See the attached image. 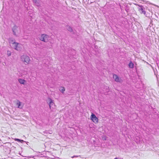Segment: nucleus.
Segmentation results:
<instances>
[{
  "instance_id": "1",
  "label": "nucleus",
  "mask_w": 159,
  "mask_h": 159,
  "mask_svg": "<svg viewBox=\"0 0 159 159\" xmlns=\"http://www.w3.org/2000/svg\"><path fill=\"white\" fill-rule=\"evenodd\" d=\"M12 46L17 51L21 50L23 48L22 45L16 42L13 43Z\"/></svg>"
},
{
  "instance_id": "2",
  "label": "nucleus",
  "mask_w": 159,
  "mask_h": 159,
  "mask_svg": "<svg viewBox=\"0 0 159 159\" xmlns=\"http://www.w3.org/2000/svg\"><path fill=\"white\" fill-rule=\"evenodd\" d=\"M21 59L22 61L26 64H28L30 60L29 57L25 55L21 56Z\"/></svg>"
},
{
  "instance_id": "3",
  "label": "nucleus",
  "mask_w": 159,
  "mask_h": 159,
  "mask_svg": "<svg viewBox=\"0 0 159 159\" xmlns=\"http://www.w3.org/2000/svg\"><path fill=\"white\" fill-rule=\"evenodd\" d=\"M49 38V37L48 35L45 34H43L41 35L40 39L42 41L47 42L48 41Z\"/></svg>"
},
{
  "instance_id": "4",
  "label": "nucleus",
  "mask_w": 159,
  "mask_h": 159,
  "mask_svg": "<svg viewBox=\"0 0 159 159\" xmlns=\"http://www.w3.org/2000/svg\"><path fill=\"white\" fill-rule=\"evenodd\" d=\"M90 118L91 120L93 122L95 123H97L98 122V119L96 117L95 115L93 114H92Z\"/></svg>"
},
{
  "instance_id": "5",
  "label": "nucleus",
  "mask_w": 159,
  "mask_h": 159,
  "mask_svg": "<svg viewBox=\"0 0 159 159\" xmlns=\"http://www.w3.org/2000/svg\"><path fill=\"white\" fill-rule=\"evenodd\" d=\"M48 102H49V106L50 109L55 108V105L54 104L53 100L51 99H49Z\"/></svg>"
},
{
  "instance_id": "6",
  "label": "nucleus",
  "mask_w": 159,
  "mask_h": 159,
  "mask_svg": "<svg viewBox=\"0 0 159 159\" xmlns=\"http://www.w3.org/2000/svg\"><path fill=\"white\" fill-rule=\"evenodd\" d=\"M16 105L18 108L21 109L24 106V103L19 101H17L16 103Z\"/></svg>"
},
{
  "instance_id": "7",
  "label": "nucleus",
  "mask_w": 159,
  "mask_h": 159,
  "mask_svg": "<svg viewBox=\"0 0 159 159\" xmlns=\"http://www.w3.org/2000/svg\"><path fill=\"white\" fill-rule=\"evenodd\" d=\"M113 77L114 79L116 82H120L121 81V80L116 75H114Z\"/></svg>"
},
{
  "instance_id": "8",
  "label": "nucleus",
  "mask_w": 159,
  "mask_h": 159,
  "mask_svg": "<svg viewBox=\"0 0 159 159\" xmlns=\"http://www.w3.org/2000/svg\"><path fill=\"white\" fill-rule=\"evenodd\" d=\"M19 82L20 84H25L26 83L24 80L21 79H19Z\"/></svg>"
},
{
  "instance_id": "9",
  "label": "nucleus",
  "mask_w": 159,
  "mask_h": 159,
  "mask_svg": "<svg viewBox=\"0 0 159 159\" xmlns=\"http://www.w3.org/2000/svg\"><path fill=\"white\" fill-rule=\"evenodd\" d=\"M33 2L37 6H39V0H32Z\"/></svg>"
},
{
  "instance_id": "10",
  "label": "nucleus",
  "mask_w": 159,
  "mask_h": 159,
  "mask_svg": "<svg viewBox=\"0 0 159 159\" xmlns=\"http://www.w3.org/2000/svg\"><path fill=\"white\" fill-rule=\"evenodd\" d=\"M129 66L130 68H133L134 67L133 63L132 62H130L129 65Z\"/></svg>"
},
{
  "instance_id": "11",
  "label": "nucleus",
  "mask_w": 159,
  "mask_h": 159,
  "mask_svg": "<svg viewBox=\"0 0 159 159\" xmlns=\"http://www.w3.org/2000/svg\"><path fill=\"white\" fill-rule=\"evenodd\" d=\"M9 42L10 43H11L13 44V43L15 42L14 39L12 38L10 39H9Z\"/></svg>"
},
{
  "instance_id": "12",
  "label": "nucleus",
  "mask_w": 159,
  "mask_h": 159,
  "mask_svg": "<svg viewBox=\"0 0 159 159\" xmlns=\"http://www.w3.org/2000/svg\"><path fill=\"white\" fill-rule=\"evenodd\" d=\"M60 90L61 92L63 93L65 90V88L63 87H61L60 88Z\"/></svg>"
},
{
  "instance_id": "13",
  "label": "nucleus",
  "mask_w": 159,
  "mask_h": 159,
  "mask_svg": "<svg viewBox=\"0 0 159 159\" xmlns=\"http://www.w3.org/2000/svg\"><path fill=\"white\" fill-rule=\"evenodd\" d=\"M139 11L141 13L145 14V12L143 10V9L142 8H141L140 9Z\"/></svg>"
},
{
  "instance_id": "14",
  "label": "nucleus",
  "mask_w": 159,
  "mask_h": 159,
  "mask_svg": "<svg viewBox=\"0 0 159 159\" xmlns=\"http://www.w3.org/2000/svg\"><path fill=\"white\" fill-rule=\"evenodd\" d=\"M67 30L70 31H72V29L70 27H68L67 28Z\"/></svg>"
},
{
  "instance_id": "15",
  "label": "nucleus",
  "mask_w": 159,
  "mask_h": 159,
  "mask_svg": "<svg viewBox=\"0 0 159 159\" xmlns=\"http://www.w3.org/2000/svg\"><path fill=\"white\" fill-rule=\"evenodd\" d=\"M11 52L10 51H7V55H8V56H10L11 55Z\"/></svg>"
},
{
  "instance_id": "16",
  "label": "nucleus",
  "mask_w": 159,
  "mask_h": 159,
  "mask_svg": "<svg viewBox=\"0 0 159 159\" xmlns=\"http://www.w3.org/2000/svg\"><path fill=\"white\" fill-rule=\"evenodd\" d=\"M16 140L18 141V142H20L21 143L23 141V140H19V139H18V140Z\"/></svg>"
}]
</instances>
